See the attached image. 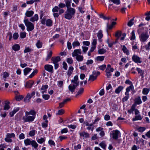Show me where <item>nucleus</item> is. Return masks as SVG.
I'll list each match as a JSON object with an SVG mask.
<instances>
[{
  "label": "nucleus",
  "instance_id": "7ed1b4c3",
  "mask_svg": "<svg viewBox=\"0 0 150 150\" xmlns=\"http://www.w3.org/2000/svg\"><path fill=\"white\" fill-rule=\"evenodd\" d=\"M24 22L27 27V30L28 32L32 31L34 28V25L30 22L29 21L27 18H25Z\"/></svg>",
  "mask_w": 150,
  "mask_h": 150
},
{
  "label": "nucleus",
  "instance_id": "3c124183",
  "mask_svg": "<svg viewBox=\"0 0 150 150\" xmlns=\"http://www.w3.org/2000/svg\"><path fill=\"white\" fill-rule=\"evenodd\" d=\"M52 52L51 51L50 52L49 54H48L47 57L46 58L45 60L46 61H48L51 58L52 56Z\"/></svg>",
  "mask_w": 150,
  "mask_h": 150
},
{
  "label": "nucleus",
  "instance_id": "9b49d317",
  "mask_svg": "<svg viewBox=\"0 0 150 150\" xmlns=\"http://www.w3.org/2000/svg\"><path fill=\"white\" fill-rule=\"evenodd\" d=\"M81 54V49H76L72 53V55L73 57H76Z\"/></svg>",
  "mask_w": 150,
  "mask_h": 150
},
{
  "label": "nucleus",
  "instance_id": "a878e982",
  "mask_svg": "<svg viewBox=\"0 0 150 150\" xmlns=\"http://www.w3.org/2000/svg\"><path fill=\"white\" fill-rule=\"evenodd\" d=\"M19 110V108H16V109H14L13 111L11 112L10 113V115L11 117L13 116L14 114L16 113Z\"/></svg>",
  "mask_w": 150,
  "mask_h": 150
},
{
  "label": "nucleus",
  "instance_id": "6ab92c4d",
  "mask_svg": "<svg viewBox=\"0 0 150 150\" xmlns=\"http://www.w3.org/2000/svg\"><path fill=\"white\" fill-rule=\"evenodd\" d=\"M34 12L32 11H27L25 13V15L27 17H30L34 14Z\"/></svg>",
  "mask_w": 150,
  "mask_h": 150
},
{
  "label": "nucleus",
  "instance_id": "0eeeda50",
  "mask_svg": "<svg viewBox=\"0 0 150 150\" xmlns=\"http://www.w3.org/2000/svg\"><path fill=\"white\" fill-rule=\"evenodd\" d=\"M149 37V35L146 33H142L139 36L140 41L143 42L146 41Z\"/></svg>",
  "mask_w": 150,
  "mask_h": 150
},
{
  "label": "nucleus",
  "instance_id": "5701e85b",
  "mask_svg": "<svg viewBox=\"0 0 150 150\" xmlns=\"http://www.w3.org/2000/svg\"><path fill=\"white\" fill-rule=\"evenodd\" d=\"M137 71L140 74V75L142 76V78H143L144 71L138 68H137Z\"/></svg>",
  "mask_w": 150,
  "mask_h": 150
},
{
  "label": "nucleus",
  "instance_id": "39448f33",
  "mask_svg": "<svg viewBox=\"0 0 150 150\" xmlns=\"http://www.w3.org/2000/svg\"><path fill=\"white\" fill-rule=\"evenodd\" d=\"M35 118V116H30L29 115L25 113V115L23 117V119L24 122H30L33 121Z\"/></svg>",
  "mask_w": 150,
  "mask_h": 150
},
{
  "label": "nucleus",
  "instance_id": "4be33fe9",
  "mask_svg": "<svg viewBox=\"0 0 150 150\" xmlns=\"http://www.w3.org/2000/svg\"><path fill=\"white\" fill-rule=\"evenodd\" d=\"M12 48L14 51H17L20 50V46L18 44H15L12 47Z\"/></svg>",
  "mask_w": 150,
  "mask_h": 150
},
{
  "label": "nucleus",
  "instance_id": "c756f323",
  "mask_svg": "<svg viewBox=\"0 0 150 150\" xmlns=\"http://www.w3.org/2000/svg\"><path fill=\"white\" fill-rule=\"evenodd\" d=\"M71 0H66L65 1V5L67 8H70L71 3Z\"/></svg>",
  "mask_w": 150,
  "mask_h": 150
},
{
  "label": "nucleus",
  "instance_id": "f03ea898",
  "mask_svg": "<svg viewBox=\"0 0 150 150\" xmlns=\"http://www.w3.org/2000/svg\"><path fill=\"white\" fill-rule=\"evenodd\" d=\"M75 13V10L72 8H67L64 15L65 18L67 19H71Z\"/></svg>",
  "mask_w": 150,
  "mask_h": 150
},
{
  "label": "nucleus",
  "instance_id": "774afa93",
  "mask_svg": "<svg viewBox=\"0 0 150 150\" xmlns=\"http://www.w3.org/2000/svg\"><path fill=\"white\" fill-rule=\"evenodd\" d=\"M9 74L7 72H5L3 73V78L6 79L9 76Z\"/></svg>",
  "mask_w": 150,
  "mask_h": 150
},
{
  "label": "nucleus",
  "instance_id": "412c9836",
  "mask_svg": "<svg viewBox=\"0 0 150 150\" xmlns=\"http://www.w3.org/2000/svg\"><path fill=\"white\" fill-rule=\"evenodd\" d=\"M32 69L28 67L25 68L23 70L24 74L25 76L27 75L30 72Z\"/></svg>",
  "mask_w": 150,
  "mask_h": 150
},
{
  "label": "nucleus",
  "instance_id": "de8ad7c7",
  "mask_svg": "<svg viewBox=\"0 0 150 150\" xmlns=\"http://www.w3.org/2000/svg\"><path fill=\"white\" fill-rule=\"evenodd\" d=\"M142 119V118L141 116L140 115H139L138 116H136L134 118H133L132 119V120L133 121H135L137 120H140Z\"/></svg>",
  "mask_w": 150,
  "mask_h": 150
},
{
  "label": "nucleus",
  "instance_id": "a211bd4d",
  "mask_svg": "<svg viewBox=\"0 0 150 150\" xmlns=\"http://www.w3.org/2000/svg\"><path fill=\"white\" fill-rule=\"evenodd\" d=\"M124 88V87L122 86H118L115 90V93L117 94H119L120 92L122 91Z\"/></svg>",
  "mask_w": 150,
  "mask_h": 150
},
{
  "label": "nucleus",
  "instance_id": "c03bdc74",
  "mask_svg": "<svg viewBox=\"0 0 150 150\" xmlns=\"http://www.w3.org/2000/svg\"><path fill=\"white\" fill-rule=\"evenodd\" d=\"M134 18L131 19L127 23V25L129 27L131 26L134 24L133 21L134 20Z\"/></svg>",
  "mask_w": 150,
  "mask_h": 150
},
{
  "label": "nucleus",
  "instance_id": "dca6fc26",
  "mask_svg": "<svg viewBox=\"0 0 150 150\" xmlns=\"http://www.w3.org/2000/svg\"><path fill=\"white\" fill-rule=\"evenodd\" d=\"M142 101L141 99L140 96H138L137 98H136L134 100V104L137 105H139L142 103Z\"/></svg>",
  "mask_w": 150,
  "mask_h": 150
},
{
  "label": "nucleus",
  "instance_id": "f3484780",
  "mask_svg": "<svg viewBox=\"0 0 150 150\" xmlns=\"http://www.w3.org/2000/svg\"><path fill=\"white\" fill-rule=\"evenodd\" d=\"M80 137H84L85 138H88L89 137V134L87 132H83L79 133Z\"/></svg>",
  "mask_w": 150,
  "mask_h": 150
},
{
  "label": "nucleus",
  "instance_id": "58836bf2",
  "mask_svg": "<svg viewBox=\"0 0 150 150\" xmlns=\"http://www.w3.org/2000/svg\"><path fill=\"white\" fill-rule=\"evenodd\" d=\"M33 83V82H27L26 84L25 85V87L27 88H30L32 87Z\"/></svg>",
  "mask_w": 150,
  "mask_h": 150
},
{
  "label": "nucleus",
  "instance_id": "e433bc0d",
  "mask_svg": "<svg viewBox=\"0 0 150 150\" xmlns=\"http://www.w3.org/2000/svg\"><path fill=\"white\" fill-rule=\"evenodd\" d=\"M109 1H111L117 5L120 4V0H109Z\"/></svg>",
  "mask_w": 150,
  "mask_h": 150
},
{
  "label": "nucleus",
  "instance_id": "13d9d810",
  "mask_svg": "<svg viewBox=\"0 0 150 150\" xmlns=\"http://www.w3.org/2000/svg\"><path fill=\"white\" fill-rule=\"evenodd\" d=\"M105 72H106V75L108 78H110L111 76V74L110 72L109 71V70H108V69H106Z\"/></svg>",
  "mask_w": 150,
  "mask_h": 150
},
{
  "label": "nucleus",
  "instance_id": "9d476101",
  "mask_svg": "<svg viewBox=\"0 0 150 150\" xmlns=\"http://www.w3.org/2000/svg\"><path fill=\"white\" fill-rule=\"evenodd\" d=\"M44 69L52 73L53 72V67L50 64H46L44 66Z\"/></svg>",
  "mask_w": 150,
  "mask_h": 150
},
{
  "label": "nucleus",
  "instance_id": "79ce46f5",
  "mask_svg": "<svg viewBox=\"0 0 150 150\" xmlns=\"http://www.w3.org/2000/svg\"><path fill=\"white\" fill-rule=\"evenodd\" d=\"M24 97L22 95L17 96L15 97V99L17 101H20Z\"/></svg>",
  "mask_w": 150,
  "mask_h": 150
},
{
  "label": "nucleus",
  "instance_id": "473e14b6",
  "mask_svg": "<svg viewBox=\"0 0 150 150\" xmlns=\"http://www.w3.org/2000/svg\"><path fill=\"white\" fill-rule=\"evenodd\" d=\"M97 37L99 39L103 37L102 31L100 30L98 31L97 35Z\"/></svg>",
  "mask_w": 150,
  "mask_h": 150
},
{
  "label": "nucleus",
  "instance_id": "4c0bfd02",
  "mask_svg": "<svg viewBox=\"0 0 150 150\" xmlns=\"http://www.w3.org/2000/svg\"><path fill=\"white\" fill-rule=\"evenodd\" d=\"M105 57L104 56H98L96 58V60L98 61H102L104 60Z\"/></svg>",
  "mask_w": 150,
  "mask_h": 150
},
{
  "label": "nucleus",
  "instance_id": "49530a36",
  "mask_svg": "<svg viewBox=\"0 0 150 150\" xmlns=\"http://www.w3.org/2000/svg\"><path fill=\"white\" fill-rule=\"evenodd\" d=\"M106 52V50L103 48L101 49L98 50L99 54H103Z\"/></svg>",
  "mask_w": 150,
  "mask_h": 150
},
{
  "label": "nucleus",
  "instance_id": "ddd939ff",
  "mask_svg": "<svg viewBox=\"0 0 150 150\" xmlns=\"http://www.w3.org/2000/svg\"><path fill=\"white\" fill-rule=\"evenodd\" d=\"M48 86L47 85L42 86L41 88V92L42 93H46L47 90L48 88Z\"/></svg>",
  "mask_w": 150,
  "mask_h": 150
},
{
  "label": "nucleus",
  "instance_id": "cd10ccee",
  "mask_svg": "<svg viewBox=\"0 0 150 150\" xmlns=\"http://www.w3.org/2000/svg\"><path fill=\"white\" fill-rule=\"evenodd\" d=\"M83 56L81 55V54L76 56V60L78 62H81L83 60Z\"/></svg>",
  "mask_w": 150,
  "mask_h": 150
},
{
  "label": "nucleus",
  "instance_id": "052dcab7",
  "mask_svg": "<svg viewBox=\"0 0 150 150\" xmlns=\"http://www.w3.org/2000/svg\"><path fill=\"white\" fill-rule=\"evenodd\" d=\"M37 142L40 144H42L45 142V139L43 138H41L40 139H38L37 140Z\"/></svg>",
  "mask_w": 150,
  "mask_h": 150
},
{
  "label": "nucleus",
  "instance_id": "a18cd8bd",
  "mask_svg": "<svg viewBox=\"0 0 150 150\" xmlns=\"http://www.w3.org/2000/svg\"><path fill=\"white\" fill-rule=\"evenodd\" d=\"M38 72V70L37 69L33 71L30 74L29 76V78H32L35 74H37Z\"/></svg>",
  "mask_w": 150,
  "mask_h": 150
},
{
  "label": "nucleus",
  "instance_id": "1a4fd4ad",
  "mask_svg": "<svg viewBox=\"0 0 150 150\" xmlns=\"http://www.w3.org/2000/svg\"><path fill=\"white\" fill-rule=\"evenodd\" d=\"M132 58V61L136 63H141L142 62L141 58L136 55L134 54Z\"/></svg>",
  "mask_w": 150,
  "mask_h": 150
},
{
  "label": "nucleus",
  "instance_id": "a19ab883",
  "mask_svg": "<svg viewBox=\"0 0 150 150\" xmlns=\"http://www.w3.org/2000/svg\"><path fill=\"white\" fill-rule=\"evenodd\" d=\"M136 37L135 34L134 30H133L131 33V36L130 37V40H133L135 39Z\"/></svg>",
  "mask_w": 150,
  "mask_h": 150
},
{
  "label": "nucleus",
  "instance_id": "7c9ffc66",
  "mask_svg": "<svg viewBox=\"0 0 150 150\" xmlns=\"http://www.w3.org/2000/svg\"><path fill=\"white\" fill-rule=\"evenodd\" d=\"M25 144L26 146L31 145L32 141H30L29 139L25 140L24 141Z\"/></svg>",
  "mask_w": 150,
  "mask_h": 150
},
{
  "label": "nucleus",
  "instance_id": "c9c22d12",
  "mask_svg": "<svg viewBox=\"0 0 150 150\" xmlns=\"http://www.w3.org/2000/svg\"><path fill=\"white\" fill-rule=\"evenodd\" d=\"M97 78V76H94L93 75H90L89 76V78L88 79V81H93L96 79Z\"/></svg>",
  "mask_w": 150,
  "mask_h": 150
},
{
  "label": "nucleus",
  "instance_id": "bb28decb",
  "mask_svg": "<svg viewBox=\"0 0 150 150\" xmlns=\"http://www.w3.org/2000/svg\"><path fill=\"white\" fill-rule=\"evenodd\" d=\"M150 91V89L147 88H143L142 90V93L144 95H147Z\"/></svg>",
  "mask_w": 150,
  "mask_h": 150
},
{
  "label": "nucleus",
  "instance_id": "5fc2aeb1",
  "mask_svg": "<svg viewBox=\"0 0 150 150\" xmlns=\"http://www.w3.org/2000/svg\"><path fill=\"white\" fill-rule=\"evenodd\" d=\"M18 37V34L17 33H14L13 35V38L15 40H17Z\"/></svg>",
  "mask_w": 150,
  "mask_h": 150
},
{
  "label": "nucleus",
  "instance_id": "393cba45",
  "mask_svg": "<svg viewBox=\"0 0 150 150\" xmlns=\"http://www.w3.org/2000/svg\"><path fill=\"white\" fill-rule=\"evenodd\" d=\"M74 68L73 67L71 66L69 67L67 73L68 76H70Z\"/></svg>",
  "mask_w": 150,
  "mask_h": 150
},
{
  "label": "nucleus",
  "instance_id": "0e129e2a",
  "mask_svg": "<svg viewBox=\"0 0 150 150\" xmlns=\"http://www.w3.org/2000/svg\"><path fill=\"white\" fill-rule=\"evenodd\" d=\"M122 34V32L121 31H117L115 34V37H117L118 38Z\"/></svg>",
  "mask_w": 150,
  "mask_h": 150
},
{
  "label": "nucleus",
  "instance_id": "680f3d73",
  "mask_svg": "<svg viewBox=\"0 0 150 150\" xmlns=\"http://www.w3.org/2000/svg\"><path fill=\"white\" fill-rule=\"evenodd\" d=\"M59 10V7L57 6H55L52 9L53 12H58Z\"/></svg>",
  "mask_w": 150,
  "mask_h": 150
},
{
  "label": "nucleus",
  "instance_id": "8fccbe9b",
  "mask_svg": "<svg viewBox=\"0 0 150 150\" xmlns=\"http://www.w3.org/2000/svg\"><path fill=\"white\" fill-rule=\"evenodd\" d=\"M33 51V50L30 48L29 47H26L24 51V52L25 53Z\"/></svg>",
  "mask_w": 150,
  "mask_h": 150
},
{
  "label": "nucleus",
  "instance_id": "4468645a",
  "mask_svg": "<svg viewBox=\"0 0 150 150\" xmlns=\"http://www.w3.org/2000/svg\"><path fill=\"white\" fill-rule=\"evenodd\" d=\"M116 24V22L112 21V22L111 24L110 25H109V23H107V31H108V30L111 29L113 27V25Z\"/></svg>",
  "mask_w": 150,
  "mask_h": 150
},
{
  "label": "nucleus",
  "instance_id": "f704fd0d",
  "mask_svg": "<svg viewBox=\"0 0 150 150\" xmlns=\"http://www.w3.org/2000/svg\"><path fill=\"white\" fill-rule=\"evenodd\" d=\"M99 145L102 148L104 149H105L106 147V145L105 144V142L103 141L99 144Z\"/></svg>",
  "mask_w": 150,
  "mask_h": 150
},
{
  "label": "nucleus",
  "instance_id": "603ef678",
  "mask_svg": "<svg viewBox=\"0 0 150 150\" xmlns=\"http://www.w3.org/2000/svg\"><path fill=\"white\" fill-rule=\"evenodd\" d=\"M83 91L84 89L83 88H81L79 89V91L78 92L77 94L76 95V96L79 94H81L83 92Z\"/></svg>",
  "mask_w": 150,
  "mask_h": 150
},
{
  "label": "nucleus",
  "instance_id": "20e7f679",
  "mask_svg": "<svg viewBox=\"0 0 150 150\" xmlns=\"http://www.w3.org/2000/svg\"><path fill=\"white\" fill-rule=\"evenodd\" d=\"M51 59L54 64V69H57L59 67V64L58 63L61 60L60 57H53L51 58Z\"/></svg>",
  "mask_w": 150,
  "mask_h": 150
},
{
  "label": "nucleus",
  "instance_id": "2f4dec72",
  "mask_svg": "<svg viewBox=\"0 0 150 150\" xmlns=\"http://www.w3.org/2000/svg\"><path fill=\"white\" fill-rule=\"evenodd\" d=\"M31 145L35 149H36L38 146V145L37 143L34 140H32Z\"/></svg>",
  "mask_w": 150,
  "mask_h": 150
},
{
  "label": "nucleus",
  "instance_id": "f257e3e1",
  "mask_svg": "<svg viewBox=\"0 0 150 150\" xmlns=\"http://www.w3.org/2000/svg\"><path fill=\"white\" fill-rule=\"evenodd\" d=\"M78 80V76L76 75L74 76V79H72L71 81V82L74 83V84L72 85H70L68 86L69 90L72 93L74 91L75 88L79 85Z\"/></svg>",
  "mask_w": 150,
  "mask_h": 150
},
{
  "label": "nucleus",
  "instance_id": "bf43d9fd",
  "mask_svg": "<svg viewBox=\"0 0 150 150\" xmlns=\"http://www.w3.org/2000/svg\"><path fill=\"white\" fill-rule=\"evenodd\" d=\"M106 66L105 64H103L99 66V68L100 70L103 71L106 68Z\"/></svg>",
  "mask_w": 150,
  "mask_h": 150
},
{
  "label": "nucleus",
  "instance_id": "4d7b16f0",
  "mask_svg": "<svg viewBox=\"0 0 150 150\" xmlns=\"http://www.w3.org/2000/svg\"><path fill=\"white\" fill-rule=\"evenodd\" d=\"M42 97L45 100H47L49 99L50 96L48 94H43L42 95Z\"/></svg>",
  "mask_w": 150,
  "mask_h": 150
},
{
  "label": "nucleus",
  "instance_id": "aec40b11",
  "mask_svg": "<svg viewBox=\"0 0 150 150\" xmlns=\"http://www.w3.org/2000/svg\"><path fill=\"white\" fill-rule=\"evenodd\" d=\"M122 47V50L123 51V52L125 53L127 55L129 54V50L127 49V47L124 45L121 46Z\"/></svg>",
  "mask_w": 150,
  "mask_h": 150
},
{
  "label": "nucleus",
  "instance_id": "6e6d98bb",
  "mask_svg": "<svg viewBox=\"0 0 150 150\" xmlns=\"http://www.w3.org/2000/svg\"><path fill=\"white\" fill-rule=\"evenodd\" d=\"M26 36V33L25 32H22L20 33V36L21 38H25Z\"/></svg>",
  "mask_w": 150,
  "mask_h": 150
},
{
  "label": "nucleus",
  "instance_id": "c85d7f7f",
  "mask_svg": "<svg viewBox=\"0 0 150 150\" xmlns=\"http://www.w3.org/2000/svg\"><path fill=\"white\" fill-rule=\"evenodd\" d=\"M52 21L51 19H48L46 21V25L47 26H50L52 25Z\"/></svg>",
  "mask_w": 150,
  "mask_h": 150
},
{
  "label": "nucleus",
  "instance_id": "423d86ee",
  "mask_svg": "<svg viewBox=\"0 0 150 150\" xmlns=\"http://www.w3.org/2000/svg\"><path fill=\"white\" fill-rule=\"evenodd\" d=\"M15 135L13 133L11 134L7 133L6 135V137L5 138V140L8 142H13L12 139H11L12 137H14Z\"/></svg>",
  "mask_w": 150,
  "mask_h": 150
},
{
  "label": "nucleus",
  "instance_id": "69168bd1",
  "mask_svg": "<svg viewBox=\"0 0 150 150\" xmlns=\"http://www.w3.org/2000/svg\"><path fill=\"white\" fill-rule=\"evenodd\" d=\"M47 122H48V121L47 120H46L45 121V123L43 122L42 123V125L43 127V128H46L47 127Z\"/></svg>",
  "mask_w": 150,
  "mask_h": 150
},
{
  "label": "nucleus",
  "instance_id": "ea45409f",
  "mask_svg": "<svg viewBox=\"0 0 150 150\" xmlns=\"http://www.w3.org/2000/svg\"><path fill=\"white\" fill-rule=\"evenodd\" d=\"M134 89V86L132 84L129 87L126 89V91L129 92L131 90L133 91Z\"/></svg>",
  "mask_w": 150,
  "mask_h": 150
},
{
  "label": "nucleus",
  "instance_id": "37998d69",
  "mask_svg": "<svg viewBox=\"0 0 150 150\" xmlns=\"http://www.w3.org/2000/svg\"><path fill=\"white\" fill-rule=\"evenodd\" d=\"M36 46L38 48H41L42 46V42L40 40H38L36 44Z\"/></svg>",
  "mask_w": 150,
  "mask_h": 150
},
{
  "label": "nucleus",
  "instance_id": "f8f14e48",
  "mask_svg": "<svg viewBox=\"0 0 150 150\" xmlns=\"http://www.w3.org/2000/svg\"><path fill=\"white\" fill-rule=\"evenodd\" d=\"M38 20V16L37 14H35V15L31 17L30 19V21L32 22L33 23L35 21H37Z\"/></svg>",
  "mask_w": 150,
  "mask_h": 150
},
{
  "label": "nucleus",
  "instance_id": "338daca9",
  "mask_svg": "<svg viewBox=\"0 0 150 150\" xmlns=\"http://www.w3.org/2000/svg\"><path fill=\"white\" fill-rule=\"evenodd\" d=\"M67 62L69 64H71L73 63V60L71 58H68L67 60Z\"/></svg>",
  "mask_w": 150,
  "mask_h": 150
},
{
  "label": "nucleus",
  "instance_id": "864d4df0",
  "mask_svg": "<svg viewBox=\"0 0 150 150\" xmlns=\"http://www.w3.org/2000/svg\"><path fill=\"white\" fill-rule=\"evenodd\" d=\"M146 129L145 127H140L138 129V131L140 132H142L144 131Z\"/></svg>",
  "mask_w": 150,
  "mask_h": 150
},
{
  "label": "nucleus",
  "instance_id": "2eb2a0df",
  "mask_svg": "<svg viewBox=\"0 0 150 150\" xmlns=\"http://www.w3.org/2000/svg\"><path fill=\"white\" fill-rule=\"evenodd\" d=\"M9 102L6 101L5 102V105L4 106V110H7L10 108V106L9 104Z\"/></svg>",
  "mask_w": 150,
  "mask_h": 150
},
{
  "label": "nucleus",
  "instance_id": "6e6552de",
  "mask_svg": "<svg viewBox=\"0 0 150 150\" xmlns=\"http://www.w3.org/2000/svg\"><path fill=\"white\" fill-rule=\"evenodd\" d=\"M120 133V132L117 130H114L110 133L111 136L115 140L117 139L118 138V135Z\"/></svg>",
  "mask_w": 150,
  "mask_h": 150
},
{
  "label": "nucleus",
  "instance_id": "b1692460",
  "mask_svg": "<svg viewBox=\"0 0 150 150\" xmlns=\"http://www.w3.org/2000/svg\"><path fill=\"white\" fill-rule=\"evenodd\" d=\"M25 113L26 114H28L29 115H31L32 116H35L36 112L34 110H31L30 111H26Z\"/></svg>",
  "mask_w": 150,
  "mask_h": 150
},
{
  "label": "nucleus",
  "instance_id": "72a5a7b5",
  "mask_svg": "<svg viewBox=\"0 0 150 150\" xmlns=\"http://www.w3.org/2000/svg\"><path fill=\"white\" fill-rule=\"evenodd\" d=\"M73 48H75L76 46H79L80 45V43L78 41H74L72 43Z\"/></svg>",
  "mask_w": 150,
  "mask_h": 150
},
{
  "label": "nucleus",
  "instance_id": "09e8293b",
  "mask_svg": "<svg viewBox=\"0 0 150 150\" xmlns=\"http://www.w3.org/2000/svg\"><path fill=\"white\" fill-rule=\"evenodd\" d=\"M36 132V131L35 130L30 131L29 132V135L31 137L33 136Z\"/></svg>",
  "mask_w": 150,
  "mask_h": 150
},
{
  "label": "nucleus",
  "instance_id": "e2e57ef3",
  "mask_svg": "<svg viewBox=\"0 0 150 150\" xmlns=\"http://www.w3.org/2000/svg\"><path fill=\"white\" fill-rule=\"evenodd\" d=\"M64 112V110L63 109H61L59 110L58 111V112L56 114L57 115H62L63 114Z\"/></svg>",
  "mask_w": 150,
  "mask_h": 150
}]
</instances>
